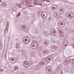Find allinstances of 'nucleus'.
<instances>
[{
  "instance_id": "4c0bfd02",
  "label": "nucleus",
  "mask_w": 74,
  "mask_h": 74,
  "mask_svg": "<svg viewBox=\"0 0 74 74\" xmlns=\"http://www.w3.org/2000/svg\"><path fill=\"white\" fill-rule=\"evenodd\" d=\"M32 6H33L32 5H31V7H32Z\"/></svg>"
},
{
  "instance_id": "a878e982",
  "label": "nucleus",
  "mask_w": 74,
  "mask_h": 74,
  "mask_svg": "<svg viewBox=\"0 0 74 74\" xmlns=\"http://www.w3.org/2000/svg\"><path fill=\"white\" fill-rule=\"evenodd\" d=\"M39 5H41V6H42V5L41 4V3H39Z\"/></svg>"
},
{
  "instance_id": "4be33fe9",
  "label": "nucleus",
  "mask_w": 74,
  "mask_h": 74,
  "mask_svg": "<svg viewBox=\"0 0 74 74\" xmlns=\"http://www.w3.org/2000/svg\"><path fill=\"white\" fill-rule=\"evenodd\" d=\"M46 62L47 63H49V60L47 59H46Z\"/></svg>"
},
{
  "instance_id": "6ab92c4d",
  "label": "nucleus",
  "mask_w": 74,
  "mask_h": 74,
  "mask_svg": "<svg viewBox=\"0 0 74 74\" xmlns=\"http://www.w3.org/2000/svg\"><path fill=\"white\" fill-rule=\"evenodd\" d=\"M46 53H47V51H44L43 52V54H46Z\"/></svg>"
},
{
  "instance_id": "f257e3e1",
  "label": "nucleus",
  "mask_w": 74,
  "mask_h": 74,
  "mask_svg": "<svg viewBox=\"0 0 74 74\" xmlns=\"http://www.w3.org/2000/svg\"><path fill=\"white\" fill-rule=\"evenodd\" d=\"M23 41L25 44H28L30 41V39L28 37L25 36L23 38Z\"/></svg>"
},
{
  "instance_id": "a19ab883",
  "label": "nucleus",
  "mask_w": 74,
  "mask_h": 74,
  "mask_svg": "<svg viewBox=\"0 0 74 74\" xmlns=\"http://www.w3.org/2000/svg\"><path fill=\"white\" fill-rule=\"evenodd\" d=\"M18 45V44H17V45Z\"/></svg>"
},
{
  "instance_id": "f704fd0d",
  "label": "nucleus",
  "mask_w": 74,
  "mask_h": 74,
  "mask_svg": "<svg viewBox=\"0 0 74 74\" xmlns=\"http://www.w3.org/2000/svg\"><path fill=\"white\" fill-rule=\"evenodd\" d=\"M47 1H48V0H47Z\"/></svg>"
},
{
  "instance_id": "c9c22d12",
  "label": "nucleus",
  "mask_w": 74,
  "mask_h": 74,
  "mask_svg": "<svg viewBox=\"0 0 74 74\" xmlns=\"http://www.w3.org/2000/svg\"><path fill=\"white\" fill-rule=\"evenodd\" d=\"M42 17H43V18H44V16H42Z\"/></svg>"
},
{
  "instance_id": "473e14b6",
  "label": "nucleus",
  "mask_w": 74,
  "mask_h": 74,
  "mask_svg": "<svg viewBox=\"0 0 74 74\" xmlns=\"http://www.w3.org/2000/svg\"><path fill=\"white\" fill-rule=\"evenodd\" d=\"M1 0H0V3H1Z\"/></svg>"
},
{
  "instance_id": "ea45409f",
  "label": "nucleus",
  "mask_w": 74,
  "mask_h": 74,
  "mask_svg": "<svg viewBox=\"0 0 74 74\" xmlns=\"http://www.w3.org/2000/svg\"><path fill=\"white\" fill-rule=\"evenodd\" d=\"M73 71H74V69H73Z\"/></svg>"
},
{
  "instance_id": "c756f323",
  "label": "nucleus",
  "mask_w": 74,
  "mask_h": 74,
  "mask_svg": "<svg viewBox=\"0 0 74 74\" xmlns=\"http://www.w3.org/2000/svg\"><path fill=\"white\" fill-rule=\"evenodd\" d=\"M32 46L33 47H35V45H32Z\"/></svg>"
},
{
  "instance_id": "bb28decb",
  "label": "nucleus",
  "mask_w": 74,
  "mask_h": 74,
  "mask_svg": "<svg viewBox=\"0 0 74 74\" xmlns=\"http://www.w3.org/2000/svg\"><path fill=\"white\" fill-rule=\"evenodd\" d=\"M60 11L61 12H62V9H60Z\"/></svg>"
},
{
  "instance_id": "ddd939ff",
  "label": "nucleus",
  "mask_w": 74,
  "mask_h": 74,
  "mask_svg": "<svg viewBox=\"0 0 74 74\" xmlns=\"http://www.w3.org/2000/svg\"><path fill=\"white\" fill-rule=\"evenodd\" d=\"M52 32H53V33H56V32L55 31H53V30H52V29H51L50 31L51 33H51Z\"/></svg>"
},
{
  "instance_id": "423d86ee",
  "label": "nucleus",
  "mask_w": 74,
  "mask_h": 74,
  "mask_svg": "<svg viewBox=\"0 0 74 74\" xmlns=\"http://www.w3.org/2000/svg\"><path fill=\"white\" fill-rule=\"evenodd\" d=\"M59 48L57 46H53L51 47V49L53 50H54L55 51V50H56V49H58Z\"/></svg>"
},
{
  "instance_id": "aec40b11",
  "label": "nucleus",
  "mask_w": 74,
  "mask_h": 74,
  "mask_svg": "<svg viewBox=\"0 0 74 74\" xmlns=\"http://www.w3.org/2000/svg\"><path fill=\"white\" fill-rule=\"evenodd\" d=\"M0 71L1 72H3L4 71V69H0Z\"/></svg>"
},
{
  "instance_id": "412c9836",
  "label": "nucleus",
  "mask_w": 74,
  "mask_h": 74,
  "mask_svg": "<svg viewBox=\"0 0 74 74\" xmlns=\"http://www.w3.org/2000/svg\"><path fill=\"white\" fill-rule=\"evenodd\" d=\"M6 26H7L6 27H8V26H9V23H8L7 24Z\"/></svg>"
},
{
  "instance_id": "7ed1b4c3",
  "label": "nucleus",
  "mask_w": 74,
  "mask_h": 74,
  "mask_svg": "<svg viewBox=\"0 0 74 74\" xmlns=\"http://www.w3.org/2000/svg\"><path fill=\"white\" fill-rule=\"evenodd\" d=\"M51 66H47L46 67V70L48 74H51L52 73V70L51 69Z\"/></svg>"
},
{
  "instance_id": "58836bf2",
  "label": "nucleus",
  "mask_w": 74,
  "mask_h": 74,
  "mask_svg": "<svg viewBox=\"0 0 74 74\" xmlns=\"http://www.w3.org/2000/svg\"><path fill=\"white\" fill-rule=\"evenodd\" d=\"M56 15H58V14H56Z\"/></svg>"
},
{
  "instance_id": "cd10ccee",
  "label": "nucleus",
  "mask_w": 74,
  "mask_h": 74,
  "mask_svg": "<svg viewBox=\"0 0 74 74\" xmlns=\"http://www.w3.org/2000/svg\"><path fill=\"white\" fill-rule=\"evenodd\" d=\"M48 60H51V58H48Z\"/></svg>"
},
{
  "instance_id": "2f4dec72",
  "label": "nucleus",
  "mask_w": 74,
  "mask_h": 74,
  "mask_svg": "<svg viewBox=\"0 0 74 74\" xmlns=\"http://www.w3.org/2000/svg\"><path fill=\"white\" fill-rule=\"evenodd\" d=\"M43 16H45V14H43Z\"/></svg>"
},
{
  "instance_id": "a211bd4d",
  "label": "nucleus",
  "mask_w": 74,
  "mask_h": 74,
  "mask_svg": "<svg viewBox=\"0 0 74 74\" xmlns=\"http://www.w3.org/2000/svg\"><path fill=\"white\" fill-rule=\"evenodd\" d=\"M20 15H21V13L19 12L18 13V14L16 15V17H18V16H19Z\"/></svg>"
},
{
  "instance_id": "9d476101",
  "label": "nucleus",
  "mask_w": 74,
  "mask_h": 74,
  "mask_svg": "<svg viewBox=\"0 0 74 74\" xmlns=\"http://www.w3.org/2000/svg\"><path fill=\"white\" fill-rule=\"evenodd\" d=\"M55 6H51V10L53 11H54L55 9Z\"/></svg>"
},
{
  "instance_id": "e433bc0d",
  "label": "nucleus",
  "mask_w": 74,
  "mask_h": 74,
  "mask_svg": "<svg viewBox=\"0 0 74 74\" xmlns=\"http://www.w3.org/2000/svg\"><path fill=\"white\" fill-rule=\"evenodd\" d=\"M47 42H46V43H45V44H47Z\"/></svg>"
},
{
  "instance_id": "f3484780",
  "label": "nucleus",
  "mask_w": 74,
  "mask_h": 74,
  "mask_svg": "<svg viewBox=\"0 0 74 74\" xmlns=\"http://www.w3.org/2000/svg\"><path fill=\"white\" fill-rule=\"evenodd\" d=\"M15 69L16 70H17L19 69V66L18 65H16V66Z\"/></svg>"
},
{
  "instance_id": "7c9ffc66",
  "label": "nucleus",
  "mask_w": 74,
  "mask_h": 74,
  "mask_svg": "<svg viewBox=\"0 0 74 74\" xmlns=\"http://www.w3.org/2000/svg\"><path fill=\"white\" fill-rule=\"evenodd\" d=\"M39 3H37V2H36V4H39Z\"/></svg>"
},
{
  "instance_id": "b1692460",
  "label": "nucleus",
  "mask_w": 74,
  "mask_h": 74,
  "mask_svg": "<svg viewBox=\"0 0 74 74\" xmlns=\"http://www.w3.org/2000/svg\"><path fill=\"white\" fill-rule=\"evenodd\" d=\"M57 29H58V30H60V28H59V27H58L57 28Z\"/></svg>"
},
{
  "instance_id": "c85d7f7f",
  "label": "nucleus",
  "mask_w": 74,
  "mask_h": 74,
  "mask_svg": "<svg viewBox=\"0 0 74 74\" xmlns=\"http://www.w3.org/2000/svg\"><path fill=\"white\" fill-rule=\"evenodd\" d=\"M34 4H36V2H34Z\"/></svg>"
},
{
  "instance_id": "72a5a7b5",
  "label": "nucleus",
  "mask_w": 74,
  "mask_h": 74,
  "mask_svg": "<svg viewBox=\"0 0 74 74\" xmlns=\"http://www.w3.org/2000/svg\"><path fill=\"white\" fill-rule=\"evenodd\" d=\"M63 73V71H62L60 74H62Z\"/></svg>"
},
{
  "instance_id": "f8f14e48",
  "label": "nucleus",
  "mask_w": 74,
  "mask_h": 74,
  "mask_svg": "<svg viewBox=\"0 0 74 74\" xmlns=\"http://www.w3.org/2000/svg\"><path fill=\"white\" fill-rule=\"evenodd\" d=\"M25 4H28L29 2H28V1H27V0H25V2H23V4H25Z\"/></svg>"
},
{
  "instance_id": "2eb2a0df",
  "label": "nucleus",
  "mask_w": 74,
  "mask_h": 74,
  "mask_svg": "<svg viewBox=\"0 0 74 74\" xmlns=\"http://www.w3.org/2000/svg\"><path fill=\"white\" fill-rule=\"evenodd\" d=\"M28 4H32V1H29L28 2Z\"/></svg>"
},
{
  "instance_id": "f03ea898",
  "label": "nucleus",
  "mask_w": 74,
  "mask_h": 74,
  "mask_svg": "<svg viewBox=\"0 0 74 74\" xmlns=\"http://www.w3.org/2000/svg\"><path fill=\"white\" fill-rule=\"evenodd\" d=\"M66 16L69 19H71L72 18H74V14L71 12H69L67 13Z\"/></svg>"
},
{
  "instance_id": "0eeeda50",
  "label": "nucleus",
  "mask_w": 74,
  "mask_h": 74,
  "mask_svg": "<svg viewBox=\"0 0 74 74\" xmlns=\"http://www.w3.org/2000/svg\"><path fill=\"white\" fill-rule=\"evenodd\" d=\"M64 45H65V46H67V45H68V44H69V42L67 40H66L64 42Z\"/></svg>"
},
{
  "instance_id": "dca6fc26",
  "label": "nucleus",
  "mask_w": 74,
  "mask_h": 74,
  "mask_svg": "<svg viewBox=\"0 0 74 74\" xmlns=\"http://www.w3.org/2000/svg\"><path fill=\"white\" fill-rule=\"evenodd\" d=\"M44 63L42 62L40 63L39 64L40 66H42V65H44Z\"/></svg>"
},
{
  "instance_id": "4468645a",
  "label": "nucleus",
  "mask_w": 74,
  "mask_h": 74,
  "mask_svg": "<svg viewBox=\"0 0 74 74\" xmlns=\"http://www.w3.org/2000/svg\"><path fill=\"white\" fill-rule=\"evenodd\" d=\"M64 34L63 33V32H62L61 34V37H64Z\"/></svg>"
},
{
  "instance_id": "79ce46f5",
  "label": "nucleus",
  "mask_w": 74,
  "mask_h": 74,
  "mask_svg": "<svg viewBox=\"0 0 74 74\" xmlns=\"http://www.w3.org/2000/svg\"><path fill=\"white\" fill-rule=\"evenodd\" d=\"M16 47H17V45H16Z\"/></svg>"
},
{
  "instance_id": "6e6552de",
  "label": "nucleus",
  "mask_w": 74,
  "mask_h": 74,
  "mask_svg": "<svg viewBox=\"0 0 74 74\" xmlns=\"http://www.w3.org/2000/svg\"><path fill=\"white\" fill-rule=\"evenodd\" d=\"M25 64H26V65L24 66L25 67V68H28V67H29V64H28V63H26V62L25 63Z\"/></svg>"
},
{
  "instance_id": "20e7f679",
  "label": "nucleus",
  "mask_w": 74,
  "mask_h": 74,
  "mask_svg": "<svg viewBox=\"0 0 74 74\" xmlns=\"http://www.w3.org/2000/svg\"><path fill=\"white\" fill-rule=\"evenodd\" d=\"M58 24L60 27H64L65 25V23L64 21H61L60 22H58Z\"/></svg>"
},
{
  "instance_id": "393cba45",
  "label": "nucleus",
  "mask_w": 74,
  "mask_h": 74,
  "mask_svg": "<svg viewBox=\"0 0 74 74\" xmlns=\"http://www.w3.org/2000/svg\"><path fill=\"white\" fill-rule=\"evenodd\" d=\"M3 46V45H2V43H0V47H1V46Z\"/></svg>"
},
{
  "instance_id": "9b49d317",
  "label": "nucleus",
  "mask_w": 74,
  "mask_h": 74,
  "mask_svg": "<svg viewBox=\"0 0 74 74\" xmlns=\"http://www.w3.org/2000/svg\"><path fill=\"white\" fill-rule=\"evenodd\" d=\"M8 27H6L4 31L5 33H7V32H8Z\"/></svg>"
},
{
  "instance_id": "5701e85b",
  "label": "nucleus",
  "mask_w": 74,
  "mask_h": 74,
  "mask_svg": "<svg viewBox=\"0 0 74 74\" xmlns=\"http://www.w3.org/2000/svg\"><path fill=\"white\" fill-rule=\"evenodd\" d=\"M21 7V5L20 4H19L18 5V7Z\"/></svg>"
},
{
  "instance_id": "1a4fd4ad",
  "label": "nucleus",
  "mask_w": 74,
  "mask_h": 74,
  "mask_svg": "<svg viewBox=\"0 0 74 74\" xmlns=\"http://www.w3.org/2000/svg\"><path fill=\"white\" fill-rule=\"evenodd\" d=\"M16 58H11V61H14V60H15V61H14V63H16V62H17V61H16Z\"/></svg>"
},
{
  "instance_id": "39448f33",
  "label": "nucleus",
  "mask_w": 74,
  "mask_h": 74,
  "mask_svg": "<svg viewBox=\"0 0 74 74\" xmlns=\"http://www.w3.org/2000/svg\"><path fill=\"white\" fill-rule=\"evenodd\" d=\"M72 60H74L73 59H71L70 61V59L69 58L66 59L64 62V64H68L69 63H71V61Z\"/></svg>"
}]
</instances>
